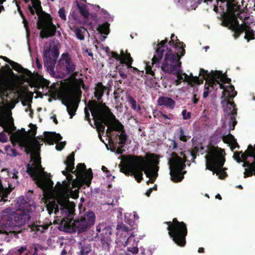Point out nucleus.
Listing matches in <instances>:
<instances>
[{"mask_svg": "<svg viewBox=\"0 0 255 255\" xmlns=\"http://www.w3.org/2000/svg\"><path fill=\"white\" fill-rule=\"evenodd\" d=\"M179 140H172L169 148L173 150L168 158V164L170 169V175L171 180L174 182H180L184 178L186 171H182L185 167L186 157L184 153L185 142L191 138L182 128H180L177 133Z\"/></svg>", "mask_w": 255, "mask_h": 255, "instance_id": "nucleus-6", "label": "nucleus"}, {"mask_svg": "<svg viewBox=\"0 0 255 255\" xmlns=\"http://www.w3.org/2000/svg\"><path fill=\"white\" fill-rule=\"evenodd\" d=\"M99 138L100 139V140L102 141V142H104V140H103L102 137H101V133H99Z\"/></svg>", "mask_w": 255, "mask_h": 255, "instance_id": "nucleus-61", "label": "nucleus"}, {"mask_svg": "<svg viewBox=\"0 0 255 255\" xmlns=\"http://www.w3.org/2000/svg\"><path fill=\"white\" fill-rule=\"evenodd\" d=\"M58 13L60 17L63 20L66 19V16L65 15V9L63 8H61L59 10Z\"/></svg>", "mask_w": 255, "mask_h": 255, "instance_id": "nucleus-36", "label": "nucleus"}, {"mask_svg": "<svg viewBox=\"0 0 255 255\" xmlns=\"http://www.w3.org/2000/svg\"><path fill=\"white\" fill-rule=\"evenodd\" d=\"M0 141L2 142H5L7 141V137L6 135L3 133H0Z\"/></svg>", "mask_w": 255, "mask_h": 255, "instance_id": "nucleus-42", "label": "nucleus"}, {"mask_svg": "<svg viewBox=\"0 0 255 255\" xmlns=\"http://www.w3.org/2000/svg\"><path fill=\"white\" fill-rule=\"evenodd\" d=\"M182 115L183 116V118L184 120H187L190 118L191 114L190 112H187L186 110H184L182 112Z\"/></svg>", "mask_w": 255, "mask_h": 255, "instance_id": "nucleus-37", "label": "nucleus"}, {"mask_svg": "<svg viewBox=\"0 0 255 255\" xmlns=\"http://www.w3.org/2000/svg\"><path fill=\"white\" fill-rule=\"evenodd\" d=\"M3 58L4 60L8 62L11 66V67L15 70L18 72H23V71L25 70L21 65L18 64V63L14 62L11 60H10L8 58L6 57H3Z\"/></svg>", "mask_w": 255, "mask_h": 255, "instance_id": "nucleus-29", "label": "nucleus"}, {"mask_svg": "<svg viewBox=\"0 0 255 255\" xmlns=\"http://www.w3.org/2000/svg\"><path fill=\"white\" fill-rule=\"evenodd\" d=\"M32 255H37L36 252L35 251Z\"/></svg>", "mask_w": 255, "mask_h": 255, "instance_id": "nucleus-64", "label": "nucleus"}, {"mask_svg": "<svg viewBox=\"0 0 255 255\" xmlns=\"http://www.w3.org/2000/svg\"><path fill=\"white\" fill-rule=\"evenodd\" d=\"M66 254H67V252H66L65 249H63L61 253V255H65Z\"/></svg>", "mask_w": 255, "mask_h": 255, "instance_id": "nucleus-55", "label": "nucleus"}, {"mask_svg": "<svg viewBox=\"0 0 255 255\" xmlns=\"http://www.w3.org/2000/svg\"><path fill=\"white\" fill-rule=\"evenodd\" d=\"M72 30L74 31L77 39L83 40L85 39V35L88 32L87 29L82 26H70Z\"/></svg>", "mask_w": 255, "mask_h": 255, "instance_id": "nucleus-24", "label": "nucleus"}, {"mask_svg": "<svg viewBox=\"0 0 255 255\" xmlns=\"http://www.w3.org/2000/svg\"><path fill=\"white\" fill-rule=\"evenodd\" d=\"M105 226L104 224H99L96 227V231L98 233H99L101 232H102V230H103V228H105Z\"/></svg>", "mask_w": 255, "mask_h": 255, "instance_id": "nucleus-44", "label": "nucleus"}, {"mask_svg": "<svg viewBox=\"0 0 255 255\" xmlns=\"http://www.w3.org/2000/svg\"><path fill=\"white\" fill-rule=\"evenodd\" d=\"M11 151L12 152L11 155L13 156H16L17 154L15 149H11Z\"/></svg>", "mask_w": 255, "mask_h": 255, "instance_id": "nucleus-53", "label": "nucleus"}, {"mask_svg": "<svg viewBox=\"0 0 255 255\" xmlns=\"http://www.w3.org/2000/svg\"><path fill=\"white\" fill-rule=\"evenodd\" d=\"M68 189L60 191V197H55L53 200L49 201L46 204L48 213L54 212L59 218L60 229L68 232L72 226L79 232H83L94 225L95 221V215L94 212L86 213L80 219L73 221L75 211V204L69 201V193Z\"/></svg>", "mask_w": 255, "mask_h": 255, "instance_id": "nucleus-2", "label": "nucleus"}, {"mask_svg": "<svg viewBox=\"0 0 255 255\" xmlns=\"http://www.w3.org/2000/svg\"><path fill=\"white\" fill-rule=\"evenodd\" d=\"M39 28H42L40 36L42 38H48L55 35L56 31V27L53 23L51 18H47L44 20Z\"/></svg>", "mask_w": 255, "mask_h": 255, "instance_id": "nucleus-20", "label": "nucleus"}, {"mask_svg": "<svg viewBox=\"0 0 255 255\" xmlns=\"http://www.w3.org/2000/svg\"><path fill=\"white\" fill-rule=\"evenodd\" d=\"M200 75H202V77L199 79L200 84L202 83L203 79L206 80L203 94L204 98H206L212 90H217L218 88H220L224 91L227 86L231 85V79L220 71H212L209 73L208 71L200 69Z\"/></svg>", "mask_w": 255, "mask_h": 255, "instance_id": "nucleus-10", "label": "nucleus"}, {"mask_svg": "<svg viewBox=\"0 0 255 255\" xmlns=\"http://www.w3.org/2000/svg\"><path fill=\"white\" fill-rule=\"evenodd\" d=\"M224 142L229 144L232 150H233L236 147H239V146L234 136L230 133L223 137Z\"/></svg>", "mask_w": 255, "mask_h": 255, "instance_id": "nucleus-25", "label": "nucleus"}, {"mask_svg": "<svg viewBox=\"0 0 255 255\" xmlns=\"http://www.w3.org/2000/svg\"><path fill=\"white\" fill-rule=\"evenodd\" d=\"M35 209V206L28 203L20 204L17 211L12 208L4 209L0 213V220L5 222L6 229H0V234L13 233L17 238V234L12 230L16 227H19L27 223L30 219V213Z\"/></svg>", "mask_w": 255, "mask_h": 255, "instance_id": "nucleus-9", "label": "nucleus"}, {"mask_svg": "<svg viewBox=\"0 0 255 255\" xmlns=\"http://www.w3.org/2000/svg\"><path fill=\"white\" fill-rule=\"evenodd\" d=\"M81 14L85 17H87L89 16V13L86 7L79 6Z\"/></svg>", "mask_w": 255, "mask_h": 255, "instance_id": "nucleus-35", "label": "nucleus"}, {"mask_svg": "<svg viewBox=\"0 0 255 255\" xmlns=\"http://www.w3.org/2000/svg\"><path fill=\"white\" fill-rule=\"evenodd\" d=\"M94 90V96L97 101H100L103 96L104 92L106 90V87L103 86L102 83H98L96 84Z\"/></svg>", "mask_w": 255, "mask_h": 255, "instance_id": "nucleus-26", "label": "nucleus"}, {"mask_svg": "<svg viewBox=\"0 0 255 255\" xmlns=\"http://www.w3.org/2000/svg\"><path fill=\"white\" fill-rule=\"evenodd\" d=\"M133 216L134 220L135 221L137 220L138 219V218H139V217L137 215V214H136V212H133Z\"/></svg>", "mask_w": 255, "mask_h": 255, "instance_id": "nucleus-52", "label": "nucleus"}, {"mask_svg": "<svg viewBox=\"0 0 255 255\" xmlns=\"http://www.w3.org/2000/svg\"><path fill=\"white\" fill-rule=\"evenodd\" d=\"M212 0H205V1H205V2H207V4H208V2H212Z\"/></svg>", "mask_w": 255, "mask_h": 255, "instance_id": "nucleus-62", "label": "nucleus"}, {"mask_svg": "<svg viewBox=\"0 0 255 255\" xmlns=\"http://www.w3.org/2000/svg\"><path fill=\"white\" fill-rule=\"evenodd\" d=\"M204 248H199L198 252V253H203V252H204Z\"/></svg>", "mask_w": 255, "mask_h": 255, "instance_id": "nucleus-56", "label": "nucleus"}, {"mask_svg": "<svg viewBox=\"0 0 255 255\" xmlns=\"http://www.w3.org/2000/svg\"><path fill=\"white\" fill-rule=\"evenodd\" d=\"M169 44L170 45H172L175 48L176 51L181 53V56L184 55V47L185 45L183 42H181L175 35H171V40L169 41Z\"/></svg>", "mask_w": 255, "mask_h": 255, "instance_id": "nucleus-21", "label": "nucleus"}, {"mask_svg": "<svg viewBox=\"0 0 255 255\" xmlns=\"http://www.w3.org/2000/svg\"><path fill=\"white\" fill-rule=\"evenodd\" d=\"M85 118L87 120H89L90 113L86 108L85 109Z\"/></svg>", "mask_w": 255, "mask_h": 255, "instance_id": "nucleus-50", "label": "nucleus"}, {"mask_svg": "<svg viewBox=\"0 0 255 255\" xmlns=\"http://www.w3.org/2000/svg\"><path fill=\"white\" fill-rule=\"evenodd\" d=\"M130 216V213H125V221L126 222H127L128 220V218Z\"/></svg>", "mask_w": 255, "mask_h": 255, "instance_id": "nucleus-51", "label": "nucleus"}, {"mask_svg": "<svg viewBox=\"0 0 255 255\" xmlns=\"http://www.w3.org/2000/svg\"><path fill=\"white\" fill-rule=\"evenodd\" d=\"M49 226L47 224L41 225L37 223L33 224L31 225V229L33 232L37 235L44 232L45 230H47Z\"/></svg>", "mask_w": 255, "mask_h": 255, "instance_id": "nucleus-28", "label": "nucleus"}, {"mask_svg": "<svg viewBox=\"0 0 255 255\" xmlns=\"http://www.w3.org/2000/svg\"><path fill=\"white\" fill-rule=\"evenodd\" d=\"M128 251L133 254H136L138 252V249L136 246L133 247H128Z\"/></svg>", "mask_w": 255, "mask_h": 255, "instance_id": "nucleus-39", "label": "nucleus"}, {"mask_svg": "<svg viewBox=\"0 0 255 255\" xmlns=\"http://www.w3.org/2000/svg\"><path fill=\"white\" fill-rule=\"evenodd\" d=\"M224 151L218 147H213L205 155L206 169L216 174L220 179H224L227 176L225 168H223L225 159Z\"/></svg>", "mask_w": 255, "mask_h": 255, "instance_id": "nucleus-11", "label": "nucleus"}, {"mask_svg": "<svg viewBox=\"0 0 255 255\" xmlns=\"http://www.w3.org/2000/svg\"><path fill=\"white\" fill-rule=\"evenodd\" d=\"M233 158L238 162H244L243 166L247 167L244 172V177L255 175V147L250 144L247 149L243 153L242 151L234 153Z\"/></svg>", "mask_w": 255, "mask_h": 255, "instance_id": "nucleus-13", "label": "nucleus"}, {"mask_svg": "<svg viewBox=\"0 0 255 255\" xmlns=\"http://www.w3.org/2000/svg\"><path fill=\"white\" fill-rule=\"evenodd\" d=\"M129 102L131 105V108L135 111H139L140 110V107L139 105H136V101L132 98L129 97Z\"/></svg>", "mask_w": 255, "mask_h": 255, "instance_id": "nucleus-33", "label": "nucleus"}, {"mask_svg": "<svg viewBox=\"0 0 255 255\" xmlns=\"http://www.w3.org/2000/svg\"><path fill=\"white\" fill-rule=\"evenodd\" d=\"M122 210H123V209L122 208H120L118 210V211L119 212L120 216H122Z\"/></svg>", "mask_w": 255, "mask_h": 255, "instance_id": "nucleus-59", "label": "nucleus"}, {"mask_svg": "<svg viewBox=\"0 0 255 255\" xmlns=\"http://www.w3.org/2000/svg\"><path fill=\"white\" fill-rule=\"evenodd\" d=\"M102 13L104 15V16L106 18L108 19L109 20H111V21L113 20V18L111 16V15L109 13H108V12L106 10L102 9Z\"/></svg>", "mask_w": 255, "mask_h": 255, "instance_id": "nucleus-38", "label": "nucleus"}, {"mask_svg": "<svg viewBox=\"0 0 255 255\" xmlns=\"http://www.w3.org/2000/svg\"><path fill=\"white\" fill-rule=\"evenodd\" d=\"M17 172L14 171L13 173H9V176H12V178L13 179H17Z\"/></svg>", "mask_w": 255, "mask_h": 255, "instance_id": "nucleus-47", "label": "nucleus"}, {"mask_svg": "<svg viewBox=\"0 0 255 255\" xmlns=\"http://www.w3.org/2000/svg\"><path fill=\"white\" fill-rule=\"evenodd\" d=\"M52 119H53V122L57 124L58 123V121L55 117H51Z\"/></svg>", "mask_w": 255, "mask_h": 255, "instance_id": "nucleus-57", "label": "nucleus"}, {"mask_svg": "<svg viewBox=\"0 0 255 255\" xmlns=\"http://www.w3.org/2000/svg\"><path fill=\"white\" fill-rule=\"evenodd\" d=\"M158 159H145L141 156L129 157L122 169L126 175H132L138 182L143 179V172L149 178L147 183H153L158 176Z\"/></svg>", "mask_w": 255, "mask_h": 255, "instance_id": "nucleus-7", "label": "nucleus"}, {"mask_svg": "<svg viewBox=\"0 0 255 255\" xmlns=\"http://www.w3.org/2000/svg\"><path fill=\"white\" fill-rule=\"evenodd\" d=\"M65 145V142H60L57 144V145H56V149L58 150H61L62 149V148L64 147Z\"/></svg>", "mask_w": 255, "mask_h": 255, "instance_id": "nucleus-41", "label": "nucleus"}, {"mask_svg": "<svg viewBox=\"0 0 255 255\" xmlns=\"http://www.w3.org/2000/svg\"><path fill=\"white\" fill-rule=\"evenodd\" d=\"M81 91H69L65 93L62 97V102L67 109L70 118L75 115L78 108L79 96H80Z\"/></svg>", "mask_w": 255, "mask_h": 255, "instance_id": "nucleus-15", "label": "nucleus"}, {"mask_svg": "<svg viewBox=\"0 0 255 255\" xmlns=\"http://www.w3.org/2000/svg\"><path fill=\"white\" fill-rule=\"evenodd\" d=\"M25 2H28L30 0H24ZM32 6H29V10L32 14H34L36 12L37 14L41 10V3L39 0H30Z\"/></svg>", "mask_w": 255, "mask_h": 255, "instance_id": "nucleus-23", "label": "nucleus"}, {"mask_svg": "<svg viewBox=\"0 0 255 255\" xmlns=\"http://www.w3.org/2000/svg\"><path fill=\"white\" fill-rule=\"evenodd\" d=\"M117 229L119 233L121 232L128 233V228H127L123 224H118L117 225Z\"/></svg>", "mask_w": 255, "mask_h": 255, "instance_id": "nucleus-34", "label": "nucleus"}, {"mask_svg": "<svg viewBox=\"0 0 255 255\" xmlns=\"http://www.w3.org/2000/svg\"><path fill=\"white\" fill-rule=\"evenodd\" d=\"M201 0H177L178 2L181 4L185 3L186 4L190 3L192 9H195L197 5L200 3Z\"/></svg>", "mask_w": 255, "mask_h": 255, "instance_id": "nucleus-30", "label": "nucleus"}, {"mask_svg": "<svg viewBox=\"0 0 255 255\" xmlns=\"http://www.w3.org/2000/svg\"><path fill=\"white\" fill-rule=\"evenodd\" d=\"M176 77V79L173 80V83L176 86L180 85L182 82H187L188 85L193 87L194 84H200L199 77H194L192 74L188 76L186 73L183 72L181 67L177 68L175 71L171 72Z\"/></svg>", "mask_w": 255, "mask_h": 255, "instance_id": "nucleus-18", "label": "nucleus"}, {"mask_svg": "<svg viewBox=\"0 0 255 255\" xmlns=\"http://www.w3.org/2000/svg\"><path fill=\"white\" fill-rule=\"evenodd\" d=\"M76 65L68 53H63L56 67L58 70L63 71L64 73L71 74L75 70Z\"/></svg>", "mask_w": 255, "mask_h": 255, "instance_id": "nucleus-19", "label": "nucleus"}, {"mask_svg": "<svg viewBox=\"0 0 255 255\" xmlns=\"http://www.w3.org/2000/svg\"><path fill=\"white\" fill-rule=\"evenodd\" d=\"M74 153L72 152L68 157L67 160L64 161L66 165V170L62 171V173L66 176V180L62 182V184L58 182L55 187L56 197H60V191L64 189H68L67 192L69 193V197L73 199H77L79 196L78 189L73 190L74 187L78 186V183L76 179H73V176L69 173H75L77 178H80L87 185L91 183L93 178L91 169L86 171V165L84 163H79L77 165V169H74Z\"/></svg>", "mask_w": 255, "mask_h": 255, "instance_id": "nucleus-5", "label": "nucleus"}, {"mask_svg": "<svg viewBox=\"0 0 255 255\" xmlns=\"http://www.w3.org/2000/svg\"><path fill=\"white\" fill-rule=\"evenodd\" d=\"M92 116L95 121V125L96 126L98 133L104 132L105 129V125L108 126L106 130L107 136L111 140L112 139V132L117 131V142L119 147H116L112 150L113 151L116 150L118 154H122L124 147L128 136L125 133L124 126L118 120L116 117L110 112L109 109L103 103H98L97 101H91L88 104Z\"/></svg>", "mask_w": 255, "mask_h": 255, "instance_id": "nucleus-3", "label": "nucleus"}, {"mask_svg": "<svg viewBox=\"0 0 255 255\" xmlns=\"http://www.w3.org/2000/svg\"><path fill=\"white\" fill-rule=\"evenodd\" d=\"M111 233V229L110 228L108 227L103 228L102 233L101 234L102 236L101 240L103 245L108 244Z\"/></svg>", "mask_w": 255, "mask_h": 255, "instance_id": "nucleus-27", "label": "nucleus"}, {"mask_svg": "<svg viewBox=\"0 0 255 255\" xmlns=\"http://www.w3.org/2000/svg\"><path fill=\"white\" fill-rule=\"evenodd\" d=\"M31 127V135L32 136H34L36 134V127L35 125H33L32 124H30Z\"/></svg>", "mask_w": 255, "mask_h": 255, "instance_id": "nucleus-40", "label": "nucleus"}, {"mask_svg": "<svg viewBox=\"0 0 255 255\" xmlns=\"http://www.w3.org/2000/svg\"><path fill=\"white\" fill-rule=\"evenodd\" d=\"M157 189V186L156 185H154V186L153 187V188H149L146 192L145 193V195L147 196V197H149L151 194V193L152 192L153 190H156Z\"/></svg>", "mask_w": 255, "mask_h": 255, "instance_id": "nucleus-43", "label": "nucleus"}, {"mask_svg": "<svg viewBox=\"0 0 255 255\" xmlns=\"http://www.w3.org/2000/svg\"><path fill=\"white\" fill-rule=\"evenodd\" d=\"M102 170L103 171H108V170H107V168H106L105 166H103L102 167Z\"/></svg>", "mask_w": 255, "mask_h": 255, "instance_id": "nucleus-58", "label": "nucleus"}, {"mask_svg": "<svg viewBox=\"0 0 255 255\" xmlns=\"http://www.w3.org/2000/svg\"><path fill=\"white\" fill-rule=\"evenodd\" d=\"M111 57L117 60H119L121 64H126V66L123 65V68H119L118 69V72L120 76L124 79H126L127 77L125 70H127L128 68L132 69L134 71L138 70L136 68L131 66L132 59L129 53L126 52L125 53L123 50H121V54L119 55L116 52L113 51L111 53Z\"/></svg>", "mask_w": 255, "mask_h": 255, "instance_id": "nucleus-16", "label": "nucleus"}, {"mask_svg": "<svg viewBox=\"0 0 255 255\" xmlns=\"http://www.w3.org/2000/svg\"><path fill=\"white\" fill-rule=\"evenodd\" d=\"M167 40H162L156 45L155 53L152 58L151 63H146L145 70L146 73L153 76L154 75V67L159 65V62L164 53L165 57L161 65L162 70L165 73H171L177 68L181 67V63L180 61L181 53L176 51L173 52L169 49L165 44Z\"/></svg>", "mask_w": 255, "mask_h": 255, "instance_id": "nucleus-8", "label": "nucleus"}, {"mask_svg": "<svg viewBox=\"0 0 255 255\" xmlns=\"http://www.w3.org/2000/svg\"><path fill=\"white\" fill-rule=\"evenodd\" d=\"M37 66H38V67L39 68H40L41 67V65L38 64V60H37Z\"/></svg>", "mask_w": 255, "mask_h": 255, "instance_id": "nucleus-63", "label": "nucleus"}, {"mask_svg": "<svg viewBox=\"0 0 255 255\" xmlns=\"http://www.w3.org/2000/svg\"><path fill=\"white\" fill-rule=\"evenodd\" d=\"M161 116L164 119H170V118L168 117L167 115L163 114L162 113H161Z\"/></svg>", "mask_w": 255, "mask_h": 255, "instance_id": "nucleus-54", "label": "nucleus"}, {"mask_svg": "<svg viewBox=\"0 0 255 255\" xmlns=\"http://www.w3.org/2000/svg\"><path fill=\"white\" fill-rule=\"evenodd\" d=\"M44 137L41 138L40 142L35 137L33 139L28 138L17 132L12 133L10 138L11 140L18 142L21 146L25 148L27 153L30 154L33 163L32 164H27L26 171L35 181L37 185L46 192L53 188V183L49 178L48 174L44 171L41 165L39 154L40 146L43 144V141L53 144L54 142L60 141L62 136L58 133L52 132H44Z\"/></svg>", "mask_w": 255, "mask_h": 255, "instance_id": "nucleus-1", "label": "nucleus"}, {"mask_svg": "<svg viewBox=\"0 0 255 255\" xmlns=\"http://www.w3.org/2000/svg\"><path fill=\"white\" fill-rule=\"evenodd\" d=\"M6 0H0V13L4 10V8L3 6L2 5V3L5 1Z\"/></svg>", "mask_w": 255, "mask_h": 255, "instance_id": "nucleus-49", "label": "nucleus"}, {"mask_svg": "<svg viewBox=\"0 0 255 255\" xmlns=\"http://www.w3.org/2000/svg\"><path fill=\"white\" fill-rule=\"evenodd\" d=\"M133 238H134V237H133V236H132L130 235V236L128 238V239H127V241H126V245H127V246H128V245H129V243H130V242L131 241H132V240H134Z\"/></svg>", "mask_w": 255, "mask_h": 255, "instance_id": "nucleus-48", "label": "nucleus"}, {"mask_svg": "<svg viewBox=\"0 0 255 255\" xmlns=\"http://www.w3.org/2000/svg\"><path fill=\"white\" fill-rule=\"evenodd\" d=\"M158 105L165 107L168 109H173L175 105V101L171 98L161 96L158 98L157 100Z\"/></svg>", "mask_w": 255, "mask_h": 255, "instance_id": "nucleus-22", "label": "nucleus"}, {"mask_svg": "<svg viewBox=\"0 0 255 255\" xmlns=\"http://www.w3.org/2000/svg\"><path fill=\"white\" fill-rule=\"evenodd\" d=\"M216 198H218V199H220V200H221V199H222L221 195H220V194H217V195L216 196Z\"/></svg>", "mask_w": 255, "mask_h": 255, "instance_id": "nucleus-60", "label": "nucleus"}, {"mask_svg": "<svg viewBox=\"0 0 255 255\" xmlns=\"http://www.w3.org/2000/svg\"><path fill=\"white\" fill-rule=\"evenodd\" d=\"M168 225L167 230L173 241L178 246L183 247L186 243L185 237L187 231L186 225L183 222H179L174 218L172 224L170 222H166Z\"/></svg>", "mask_w": 255, "mask_h": 255, "instance_id": "nucleus-14", "label": "nucleus"}, {"mask_svg": "<svg viewBox=\"0 0 255 255\" xmlns=\"http://www.w3.org/2000/svg\"><path fill=\"white\" fill-rule=\"evenodd\" d=\"M59 55V50L56 47H54L52 49L47 47L44 50L43 57L44 66L50 73L54 72L56 61Z\"/></svg>", "mask_w": 255, "mask_h": 255, "instance_id": "nucleus-17", "label": "nucleus"}, {"mask_svg": "<svg viewBox=\"0 0 255 255\" xmlns=\"http://www.w3.org/2000/svg\"><path fill=\"white\" fill-rule=\"evenodd\" d=\"M237 93V92L235 91L234 87L233 85H229L226 87V89H224V91H223L221 97V104L224 111L226 115L231 117L230 130L234 129L235 127L237 124V121L235 120L237 110L235 108L234 103L231 101L236 96Z\"/></svg>", "mask_w": 255, "mask_h": 255, "instance_id": "nucleus-12", "label": "nucleus"}, {"mask_svg": "<svg viewBox=\"0 0 255 255\" xmlns=\"http://www.w3.org/2000/svg\"><path fill=\"white\" fill-rule=\"evenodd\" d=\"M80 245L81 247L80 251V255H88L91 251V246L89 244H85V243L83 245L80 243Z\"/></svg>", "mask_w": 255, "mask_h": 255, "instance_id": "nucleus-32", "label": "nucleus"}, {"mask_svg": "<svg viewBox=\"0 0 255 255\" xmlns=\"http://www.w3.org/2000/svg\"><path fill=\"white\" fill-rule=\"evenodd\" d=\"M27 249L26 246H22L19 249H17V251L19 255L22 254Z\"/></svg>", "mask_w": 255, "mask_h": 255, "instance_id": "nucleus-45", "label": "nucleus"}, {"mask_svg": "<svg viewBox=\"0 0 255 255\" xmlns=\"http://www.w3.org/2000/svg\"><path fill=\"white\" fill-rule=\"evenodd\" d=\"M198 100H199V99L197 97V94H194L193 95V99H192V101H193V103L194 104H196L197 103V102H198Z\"/></svg>", "mask_w": 255, "mask_h": 255, "instance_id": "nucleus-46", "label": "nucleus"}, {"mask_svg": "<svg viewBox=\"0 0 255 255\" xmlns=\"http://www.w3.org/2000/svg\"><path fill=\"white\" fill-rule=\"evenodd\" d=\"M109 25L108 22L99 24L98 27V30L101 34L108 35L109 33Z\"/></svg>", "mask_w": 255, "mask_h": 255, "instance_id": "nucleus-31", "label": "nucleus"}, {"mask_svg": "<svg viewBox=\"0 0 255 255\" xmlns=\"http://www.w3.org/2000/svg\"><path fill=\"white\" fill-rule=\"evenodd\" d=\"M237 0H229L221 2L219 5L213 4V10L215 12L218 10V6L221 11L220 12L225 16L223 22L225 26H229V28L235 32L237 38L241 33L245 32V38L249 40L254 39V31L251 29L250 25L254 22L253 17H247L244 19V23L239 24L237 19L239 11L241 7Z\"/></svg>", "mask_w": 255, "mask_h": 255, "instance_id": "nucleus-4", "label": "nucleus"}]
</instances>
